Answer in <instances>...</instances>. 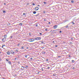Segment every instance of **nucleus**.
<instances>
[{
    "mask_svg": "<svg viewBox=\"0 0 79 79\" xmlns=\"http://www.w3.org/2000/svg\"><path fill=\"white\" fill-rule=\"evenodd\" d=\"M6 61H9V59H6Z\"/></svg>",
    "mask_w": 79,
    "mask_h": 79,
    "instance_id": "nucleus-13",
    "label": "nucleus"
},
{
    "mask_svg": "<svg viewBox=\"0 0 79 79\" xmlns=\"http://www.w3.org/2000/svg\"><path fill=\"white\" fill-rule=\"evenodd\" d=\"M26 48L27 49H29V48L28 47H27Z\"/></svg>",
    "mask_w": 79,
    "mask_h": 79,
    "instance_id": "nucleus-46",
    "label": "nucleus"
},
{
    "mask_svg": "<svg viewBox=\"0 0 79 79\" xmlns=\"http://www.w3.org/2000/svg\"><path fill=\"white\" fill-rule=\"evenodd\" d=\"M27 5H29V3H27Z\"/></svg>",
    "mask_w": 79,
    "mask_h": 79,
    "instance_id": "nucleus-39",
    "label": "nucleus"
},
{
    "mask_svg": "<svg viewBox=\"0 0 79 79\" xmlns=\"http://www.w3.org/2000/svg\"><path fill=\"white\" fill-rule=\"evenodd\" d=\"M25 58H27V55L25 56Z\"/></svg>",
    "mask_w": 79,
    "mask_h": 79,
    "instance_id": "nucleus-35",
    "label": "nucleus"
},
{
    "mask_svg": "<svg viewBox=\"0 0 79 79\" xmlns=\"http://www.w3.org/2000/svg\"><path fill=\"white\" fill-rule=\"evenodd\" d=\"M2 46L3 47H5V45H2Z\"/></svg>",
    "mask_w": 79,
    "mask_h": 79,
    "instance_id": "nucleus-50",
    "label": "nucleus"
},
{
    "mask_svg": "<svg viewBox=\"0 0 79 79\" xmlns=\"http://www.w3.org/2000/svg\"><path fill=\"white\" fill-rule=\"evenodd\" d=\"M72 61L73 63H74V62H75V61L74 60H72Z\"/></svg>",
    "mask_w": 79,
    "mask_h": 79,
    "instance_id": "nucleus-22",
    "label": "nucleus"
},
{
    "mask_svg": "<svg viewBox=\"0 0 79 79\" xmlns=\"http://www.w3.org/2000/svg\"><path fill=\"white\" fill-rule=\"evenodd\" d=\"M19 25H20V26H22V25H23V23H20Z\"/></svg>",
    "mask_w": 79,
    "mask_h": 79,
    "instance_id": "nucleus-10",
    "label": "nucleus"
},
{
    "mask_svg": "<svg viewBox=\"0 0 79 79\" xmlns=\"http://www.w3.org/2000/svg\"><path fill=\"white\" fill-rule=\"evenodd\" d=\"M15 51L17 52H18V50L16 49V50H15Z\"/></svg>",
    "mask_w": 79,
    "mask_h": 79,
    "instance_id": "nucleus-25",
    "label": "nucleus"
},
{
    "mask_svg": "<svg viewBox=\"0 0 79 79\" xmlns=\"http://www.w3.org/2000/svg\"><path fill=\"white\" fill-rule=\"evenodd\" d=\"M41 44H44V41H41Z\"/></svg>",
    "mask_w": 79,
    "mask_h": 79,
    "instance_id": "nucleus-30",
    "label": "nucleus"
},
{
    "mask_svg": "<svg viewBox=\"0 0 79 79\" xmlns=\"http://www.w3.org/2000/svg\"><path fill=\"white\" fill-rule=\"evenodd\" d=\"M2 48H3V46H2Z\"/></svg>",
    "mask_w": 79,
    "mask_h": 79,
    "instance_id": "nucleus-64",
    "label": "nucleus"
},
{
    "mask_svg": "<svg viewBox=\"0 0 79 79\" xmlns=\"http://www.w3.org/2000/svg\"><path fill=\"white\" fill-rule=\"evenodd\" d=\"M17 56L18 58H20V56Z\"/></svg>",
    "mask_w": 79,
    "mask_h": 79,
    "instance_id": "nucleus-28",
    "label": "nucleus"
},
{
    "mask_svg": "<svg viewBox=\"0 0 79 79\" xmlns=\"http://www.w3.org/2000/svg\"><path fill=\"white\" fill-rule=\"evenodd\" d=\"M24 68H25V67H24L23 66H22L21 69L24 70Z\"/></svg>",
    "mask_w": 79,
    "mask_h": 79,
    "instance_id": "nucleus-7",
    "label": "nucleus"
},
{
    "mask_svg": "<svg viewBox=\"0 0 79 79\" xmlns=\"http://www.w3.org/2000/svg\"><path fill=\"white\" fill-rule=\"evenodd\" d=\"M48 23L49 24H50V22H48Z\"/></svg>",
    "mask_w": 79,
    "mask_h": 79,
    "instance_id": "nucleus-56",
    "label": "nucleus"
},
{
    "mask_svg": "<svg viewBox=\"0 0 79 79\" xmlns=\"http://www.w3.org/2000/svg\"><path fill=\"white\" fill-rule=\"evenodd\" d=\"M41 39V37H37L36 38H35V40H40Z\"/></svg>",
    "mask_w": 79,
    "mask_h": 79,
    "instance_id": "nucleus-2",
    "label": "nucleus"
},
{
    "mask_svg": "<svg viewBox=\"0 0 79 79\" xmlns=\"http://www.w3.org/2000/svg\"><path fill=\"white\" fill-rule=\"evenodd\" d=\"M3 13H6V11L5 10H3Z\"/></svg>",
    "mask_w": 79,
    "mask_h": 79,
    "instance_id": "nucleus-21",
    "label": "nucleus"
},
{
    "mask_svg": "<svg viewBox=\"0 0 79 79\" xmlns=\"http://www.w3.org/2000/svg\"><path fill=\"white\" fill-rule=\"evenodd\" d=\"M73 69H75L74 67H73Z\"/></svg>",
    "mask_w": 79,
    "mask_h": 79,
    "instance_id": "nucleus-59",
    "label": "nucleus"
},
{
    "mask_svg": "<svg viewBox=\"0 0 79 79\" xmlns=\"http://www.w3.org/2000/svg\"><path fill=\"white\" fill-rule=\"evenodd\" d=\"M50 32H52V30H51L50 31Z\"/></svg>",
    "mask_w": 79,
    "mask_h": 79,
    "instance_id": "nucleus-63",
    "label": "nucleus"
},
{
    "mask_svg": "<svg viewBox=\"0 0 79 79\" xmlns=\"http://www.w3.org/2000/svg\"><path fill=\"white\" fill-rule=\"evenodd\" d=\"M2 41L3 42H5V39L4 38L2 39Z\"/></svg>",
    "mask_w": 79,
    "mask_h": 79,
    "instance_id": "nucleus-9",
    "label": "nucleus"
},
{
    "mask_svg": "<svg viewBox=\"0 0 79 79\" xmlns=\"http://www.w3.org/2000/svg\"><path fill=\"white\" fill-rule=\"evenodd\" d=\"M71 2L72 3H74V1H73V0H72L71 1Z\"/></svg>",
    "mask_w": 79,
    "mask_h": 79,
    "instance_id": "nucleus-29",
    "label": "nucleus"
},
{
    "mask_svg": "<svg viewBox=\"0 0 79 79\" xmlns=\"http://www.w3.org/2000/svg\"><path fill=\"white\" fill-rule=\"evenodd\" d=\"M58 58H61V56H58Z\"/></svg>",
    "mask_w": 79,
    "mask_h": 79,
    "instance_id": "nucleus-42",
    "label": "nucleus"
},
{
    "mask_svg": "<svg viewBox=\"0 0 79 79\" xmlns=\"http://www.w3.org/2000/svg\"><path fill=\"white\" fill-rule=\"evenodd\" d=\"M52 42H53V43H55V41H53Z\"/></svg>",
    "mask_w": 79,
    "mask_h": 79,
    "instance_id": "nucleus-61",
    "label": "nucleus"
},
{
    "mask_svg": "<svg viewBox=\"0 0 79 79\" xmlns=\"http://www.w3.org/2000/svg\"><path fill=\"white\" fill-rule=\"evenodd\" d=\"M29 35H31V33H29Z\"/></svg>",
    "mask_w": 79,
    "mask_h": 79,
    "instance_id": "nucleus-31",
    "label": "nucleus"
},
{
    "mask_svg": "<svg viewBox=\"0 0 79 79\" xmlns=\"http://www.w3.org/2000/svg\"><path fill=\"white\" fill-rule=\"evenodd\" d=\"M8 63H9V64H11V61H9L8 62Z\"/></svg>",
    "mask_w": 79,
    "mask_h": 79,
    "instance_id": "nucleus-12",
    "label": "nucleus"
},
{
    "mask_svg": "<svg viewBox=\"0 0 79 79\" xmlns=\"http://www.w3.org/2000/svg\"><path fill=\"white\" fill-rule=\"evenodd\" d=\"M10 52L11 53V54H13V55H15V54H16V52H15V51L13 50L10 51Z\"/></svg>",
    "mask_w": 79,
    "mask_h": 79,
    "instance_id": "nucleus-1",
    "label": "nucleus"
},
{
    "mask_svg": "<svg viewBox=\"0 0 79 79\" xmlns=\"http://www.w3.org/2000/svg\"><path fill=\"white\" fill-rule=\"evenodd\" d=\"M47 21V20L46 19V18L44 19V21Z\"/></svg>",
    "mask_w": 79,
    "mask_h": 79,
    "instance_id": "nucleus-19",
    "label": "nucleus"
},
{
    "mask_svg": "<svg viewBox=\"0 0 79 79\" xmlns=\"http://www.w3.org/2000/svg\"><path fill=\"white\" fill-rule=\"evenodd\" d=\"M59 32H60V33H61V32H62V31H60Z\"/></svg>",
    "mask_w": 79,
    "mask_h": 79,
    "instance_id": "nucleus-32",
    "label": "nucleus"
},
{
    "mask_svg": "<svg viewBox=\"0 0 79 79\" xmlns=\"http://www.w3.org/2000/svg\"><path fill=\"white\" fill-rule=\"evenodd\" d=\"M45 31H48V30L47 29H45Z\"/></svg>",
    "mask_w": 79,
    "mask_h": 79,
    "instance_id": "nucleus-44",
    "label": "nucleus"
},
{
    "mask_svg": "<svg viewBox=\"0 0 79 79\" xmlns=\"http://www.w3.org/2000/svg\"><path fill=\"white\" fill-rule=\"evenodd\" d=\"M49 65H48L47 66H46V68L47 69H50V66H49Z\"/></svg>",
    "mask_w": 79,
    "mask_h": 79,
    "instance_id": "nucleus-5",
    "label": "nucleus"
},
{
    "mask_svg": "<svg viewBox=\"0 0 79 79\" xmlns=\"http://www.w3.org/2000/svg\"><path fill=\"white\" fill-rule=\"evenodd\" d=\"M63 43H65V42L64 41V42H63Z\"/></svg>",
    "mask_w": 79,
    "mask_h": 79,
    "instance_id": "nucleus-60",
    "label": "nucleus"
},
{
    "mask_svg": "<svg viewBox=\"0 0 79 79\" xmlns=\"http://www.w3.org/2000/svg\"><path fill=\"white\" fill-rule=\"evenodd\" d=\"M4 5H6V3H4Z\"/></svg>",
    "mask_w": 79,
    "mask_h": 79,
    "instance_id": "nucleus-62",
    "label": "nucleus"
},
{
    "mask_svg": "<svg viewBox=\"0 0 79 79\" xmlns=\"http://www.w3.org/2000/svg\"><path fill=\"white\" fill-rule=\"evenodd\" d=\"M58 27V26L57 25H55L53 27L54 29H56Z\"/></svg>",
    "mask_w": 79,
    "mask_h": 79,
    "instance_id": "nucleus-6",
    "label": "nucleus"
},
{
    "mask_svg": "<svg viewBox=\"0 0 79 79\" xmlns=\"http://www.w3.org/2000/svg\"><path fill=\"white\" fill-rule=\"evenodd\" d=\"M43 13H45V11H44Z\"/></svg>",
    "mask_w": 79,
    "mask_h": 79,
    "instance_id": "nucleus-54",
    "label": "nucleus"
},
{
    "mask_svg": "<svg viewBox=\"0 0 79 79\" xmlns=\"http://www.w3.org/2000/svg\"><path fill=\"white\" fill-rule=\"evenodd\" d=\"M69 44H73V43H72V42H69Z\"/></svg>",
    "mask_w": 79,
    "mask_h": 79,
    "instance_id": "nucleus-41",
    "label": "nucleus"
},
{
    "mask_svg": "<svg viewBox=\"0 0 79 79\" xmlns=\"http://www.w3.org/2000/svg\"><path fill=\"white\" fill-rule=\"evenodd\" d=\"M34 39H31L29 40V42H34Z\"/></svg>",
    "mask_w": 79,
    "mask_h": 79,
    "instance_id": "nucleus-3",
    "label": "nucleus"
},
{
    "mask_svg": "<svg viewBox=\"0 0 79 79\" xmlns=\"http://www.w3.org/2000/svg\"><path fill=\"white\" fill-rule=\"evenodd\" d=\"M44 4H45V5H46L47 4V2H44Z\"/></svg>",
    "mask_w": 79,
    "mask_h": 79,
    "instance_id": "nucleus-20",
    "label": "nucleus"
},
{
    "mask_svg": "<svg viewBox=\"0 0 79 79\" xmlns=\"http://www.w3.org/2000/svg\"><path fill=\"white\" fill-rule=\"evenodd\" d=\"M39 7H36L35 9V11H37V10H39Z\"/></svg>",
    "mask_w": 79,
    "mask_h": 79,
    "instance_id": "nucleus-4",
    "label": "nucleus"
},
{
    "mask_svg": "<svg viewBox=\"0 0 79 79\" xmlns=\"http://www.w3.org/2000/svg\"><path fill=\"white\" fill-rule=\"evenodd\" d=\"M23 15H26V13H23Z\"/></svg>",
    "mask_w": 79,
    "mask_h": 79,
    "instance_id": "nucleus-34",
    "label": "nucleus"
},
{
    "mask_svg": "<svg viewBox=\"0 0 79 79\" xmlns=\"http://www.w3.org/2000/svg\"><path fill=\"white\" fill-rule=\"evenodd\" d=\"M28 67H29V66L26 65L25 66V68H28Z\"/></svg>",
    "mask_w": 79,
    "mask_h": 79,
    "instance_id": "nucleus-18",
    "label": "nucleus"
},
{
    "mask_svg": "<svg viewBox=\"0 0 79 79\" xmlns=\"http://www.w3.org/2000/svg\"><path fill=\"white\" fill-rule=\"evenodd\" d=\"M8 26H10V23H8Z\"/></svg>",
    "mask_w": 79,
    "mask_h": 79,
    "instance_id": "nucleus-37",
    "label": "nucleus"
},
{
    "mask_svg": "<svg viewBox=\"0 0 79 79\" xmlns=\"http://www.w3.org/2000/svg\"><path fill=\"white\" fill-rule=\"evenodd\" d=\"M6 35H4V39H6Z\"/></svg>",
    "mask_w": 79,
    "mask_h": 79,
    "instance_id": "nucleus-16",
    "label": "nucleus"
},
{
    "mask_svg": "<svg viewBox=\"0 0 79 79\" xmlns=\"http://www.w3.org/2000/svg\"><path fill=\"white\" fill-rule=\"evenodd\" d=\"M10 37V38H12L13 37V36H11Z\"/></svg>",
    "mask_w": 79,
    "mask_h": 79,
    "instance_id": "nucleus-58",
    "label": "nucleus"
},
{
    "mask_svg": "<svg viewBox=\"0 0 79 79\" xmlns=\"http://www.w3.org/2000/svg\"><path fill=\"white\" fill-rule=\"evenodd\" d=\"M43 54H45V52H42Z\"/></svg>",
    "mask_w": 79,
    "mask_h": 79,
    "instance_id": "nucleus-17",
    "label": "nucleus"
},
{
    "mask_svg": "<svg viewBox=\"0 0 79 79\" xmlns=\"http://www.w3.org/2000/svg\"><path fill=\"white\" fill-rule=\"evenodd\" d=\"M17 63H18V64H19L20 62H17Z\"/></svg>",
    "mask_w": 79,
    "mask_h": 79,
    "instance_id": "nucleus-53",
    "label": "nucleus"
},
{
    "mask_svg": "<svg viewBox=\"0 0 79 79\" xmlns=\"http://www.w3.org/2000/svg\"><path fill=\"white\" fill-rule=\"evenodd\" d=\"M32 5H33V6H34L35 5V4L34 3H32Z\"/></svg>",
    "mask_w": 79,
    "mask_h": 79,
    "instance_id": "nucleus-27",
    "label": "nucleus"
},
{
    "mask_svg": "<svg viewBox=\"0 0 79 79\" xmlns=\"http://www.w3.org/2000/svg\"><path fill=\"white\" fill-rule=\"evenodd\" d=\"M36 27H37V26H38V24L36 25Z\"/></svg>",
    "mask_w": 79,
    "mask_h": 79,
    "instance_id": "nucleus-48",
    "label": "nucleus"
},
{
    "mask_svg": "<svg viewBox=\"0 0 79 79\" xmlns=\"http://www.w3.org/2000/svg\"><path fill=\"white\" fill-rule=\"evenodd\" d=\"M42 49H44V47H42Z\"/></svg>",
    "mask_w": 79,
    "mask_h": 79,
    "instance_id": "nucleus-38",
    "label": "nucleus"
},
{
    "mask_svg": "<svg viewBox=\"0 0 79 79\" xmlns=\"http://www.w3.org/2000/svg\"><path fill=\"white\" fill-rule=\"evenodd\" d=\"M33 14H35L36 13V11H34L33 12Z\"/></svg>",
    "mask_w": 79,
    "mask_h": 79,
    "instance_id": "nucleus-15",
    "label": "nucleus"
},
{
    "mask_svg": "<svg viewBox=\"0 0 79 79\" xmlns=\"http://www.w3.org/2000/svg\"><path fill=\"white\" fill-rule=\"evenodd\" d=\"M41 69H42V71H44V68H42Z\"/></svg>",
    "mask_w": 79,
    "mask_h": 79,
    "instance_id": "nucleus-36",
    "label": "nucleus"
},
{
    "mask_svg": "<svg viewBox=\"0 0 79 79\" xmlns=\"http://www.w3.org/2000/svg\"><path fill=\"white\" fill-rule=\"evenodd\" d=\"M7 54L8 55H10V54H11V52H7Z\"/></svg>",
    "mask_w": 79,
    "mask_h": 79,
    "instance_id": "nucleus-8",
    "label": "nucleus"
},
{
    "mask_svg": "<svg viewBox=\"0 0 79 79\" xmlns=\"http://www.w3.org/2000/svg\"><path fill=\"white\" fill-rule=\"evenodd\" d=\"M58 47V46L57 45L55 46V47Z\"/></svg>",
    "mask_w": 79,
    "mask_h": 79,
    "instance_id": "nucleus-49",
    "label": "nucleus"
},
{
    "mask_svg": "<svg viewBox=\"0 0 79 79\" xmlns=\"http://www.w3.org/2000/svg\"><path fill=\"white\" fill-rule=\"evenodd\" d=\"M17 59V58H15V60H16Z\"/></svg>",
    "mask_w": 79,
    "mask_h": 79,
    "instance_id": "nucleus-52",
    "label": "nucleus"
},
{
    "mask_svg": "<svg viewBox=\"0 0 79 79\" xmlns=\"http://www.w3.org/2000/svg\"><path fill=\"white\" fill-rule=\"evenodd\" d=\"M39 15V14H38L37 15H35V16H38Z\"/></svg>",
    "mask_w": 79,
    "mask_h": 79,
    "instance_id": "nucleus-14",
    "label": "nucleus"
},
{
    "mask_svg": "<svg viewBox=\"0 0 79 79\" xmlns=\"http://www.w3.org/2000/svg\"><path fill=\"white\" fill-rule=\"evenodd\" d=\"M68 27H69L68 25H67V26H65V28H68Z\"/></svg>",
    "mask_w": 79,
    "mask_h": 79,
    "instance_id": "nucleus-11",
    "label": "nucleus"
},
{
    "mask_svg": "<svg viewBox=\"0 0 79 79\" xmlns=\"http://www.w3.org/2000/svg\"><path fill=\"white\" fill-rule=\"evenodd\" d=\"M40 35H42V34L41 33H40Z\"/></svg>",
    "mask_w": 79,
    "mask_h": 79,
    "instance_id": "nucleus-47",
    "label": "nucleus"
},
{
    "mask_svg": "<svg viewBox=\"0 0 79 79\" xmlns=\"http://www.w3.org/2000/svg\"><path fill=\"white\" fill-rule=\"evenodd\" d=\"M22 48V49H24V47L22 46V48Z\"/></svg>",
    "mask_w": 79,
    "mask_h": 79,
    "instance_id": "nucleus-24",
    "label": "nucleus"
},
{
    "mask_svg": "<svg viewBox=\"0 0 79 79\" xmlns=\"http://www.w3.org/2000/svg\"><path fill=\"white\" fill-rule=\"evenodd\" d=\"M17 45H18V46H19L20 45V44H17Z\"/></svg>",
    "mask_w": 79,
    "mask_h": 79,
    "instance_id": "nucleus-43",
    "label": "nucleus"
},
{
    "mask_svg": "<svg viewBox=\"0 0 79 79\" xmlns=\"http://www.w3.org/2000/svg\"><path fill=\"white\" fill-rule=\"evenodd\" d=\"M40 5H38V6H40Z\"/></svg>",
    "mask_w": 79,
    "mask_h": 79,
    "instance_id": "nucleus-55",
    "label": "nucleus"
},
{
    "mask_svg": "<svg viewBox=\"0 0 79 79\" xmlns=\"http://www.w3.org/2000/svg\"><path fill=\"white\" fill-rule=\"evenodd\" d=\"M72 23H73V24H75V23L74 22H73Z\"/></svg>",
    "mask_w": 79,
    "mask_h": 79,
    "instance_id": "nucleus-26",
    "label": "nucleus"
},
{
    "mask_svg": "<svg viewBox=\"0 0 79 79\" xmlns=\"http://www.w3.org/2000/svg\"><path fill=\"white\" fill-rule=\"evenodd\" d=\"M39 73H40L39 72H38V74H39Z\"/></svg>",
    "mask_w": 79,
    "mask_h": 79,
    "instance_id": "nucleus-57",
    "label": "nucleus"
},
{
    "mask_svg": "<svg viewBox=\"0 0 79 79\" xmlns=\"http://www.w3.org/2000/svg\"><path fill=\"white\" fill-rule=\"evenodd\" d=\"M71 65H69L68 67H71Z\"/></svg>",
    "mask_w": 79,
    "mask_h": 79,
    "instance_id": "nucleus-40",
    "label": "nucleus"
},
{
    "mask_svg": "<svg viewBox=\"0 0 79 79\" xmlns=\"http://www.w3.org/2000/svg\"><path fill=\"white\" fill-rule=\"evenodd\" d=\"M46 61L48 62V59H46Z\"/></svg>",
    "mask_w": 79,
    "mask_h": 79,
    "instance_id": "nucleus-33",
    "label": "nucleus"
},
{
    "mask_svg": "<svg viewBox=\"0 0 79 79\" xmlns=\"http://www.w3.org/2000/svg\"><path fill=\"white\" fill-rule=\"evenodd\" d=\"M32 58H30V60H32Z\"/></svg>",
    "mask_w": 79,
    "mask_h": 79,
    "instance_id": "nucleus-45",
    "label": "nucleus"
},
{
    "mask_svg": "<svg viewBox=\"0 0 79 79\" xmlns=\"http://www.w3.org/2000/svg\"><path fill=\"white\" fill-rule=\"evenodd\" d=\"M71 40H73V38H71Z\"/></svg>",
    "mask_w": 79,
    "mask_h": 79,
    "instance_id": "nucleus-51",
    "label": "nucleus"
},
{
    "mask_svg": "<svg viewBox=\"0 0 79 79\" xmlns=\"http://www.w3.org/2000/svg\"><path fill=\"white\" fill-rule=\"evenodd\" d=\"M53 76H56V73L54 74Z\"/></svg>",
    "mask_w": 79,
    "mask_h": 79,
    "instance_id": "nucleus-23",
    "label": "nucleus"
}]
</instances>
